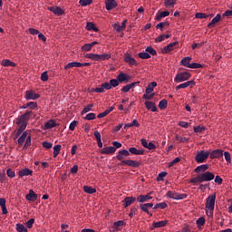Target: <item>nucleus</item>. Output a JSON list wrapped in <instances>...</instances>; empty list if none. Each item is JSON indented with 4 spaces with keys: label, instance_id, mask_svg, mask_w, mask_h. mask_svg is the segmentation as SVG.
Wrapping results in <instances>:
<instances>
[{
    "label": "nucleus",
    "instance_id": "393cba45",
    "mask_svg": "<svg viewBox=\"0 0 232 232\" xmlns=\"http://www.w3.org/2000/svg\"><path fill=\"white\" fill-rule=\"evenodd\" d=\"M101 151H102V154H114L115 148H113V144H112V145L107 146V148H102Z\"/></svg>",
    "mask_w": 232,
    "mask_h": 232
},
{
    "label": "nucleus",
    "instance_id": "2f4dec72",
    "mask_svg": "<svg viewBox=\"0 0 232 232\" xmlns=\"http://www.w3.org/2000/svg\"><path fill=\"white\" fill-rule=\"evenodd\" d=\"M137 199L138 202H140V204H144L148 201V199H152V196H150V194H147L146 196H138Z\"/></svg>",
    "mask_w": 232,
    "mask_h": 232
},
{
    "label": "nucleus",
    "instance_id": "f704fd0d",
    "mask_svg": "<svg viewBox=\"0 0 232 232\" xmlns=\"http://www.w3.org/2000/svg\"><path fill=\"white\" fill-rule=\"evenodd\" d=\"M195 17L197 19H206L207 17H213V14H208V13H196Z\"/></svg>",
    "mask_w": 232,
    "mask_h": 232
},
{
    "label": "nucleus",
    "instance_id": "de8ad7c7",
    "mask_svg": "<svg viewBox=\"0 0 232 232\" xmlns=\"http://www.w3.org/2000/svg\"><path fill=\"white\" fill-rule=\"evenodd\" d=\"M168 107V100H160V102H159V108L163 110V109H167Z\"/></svg>",
    "mask_w": 232,
    "mask_h": 232
},
{
    "label": "nucleus",
    "instance_id": "8fccbe9b",
    "mask_svg": "<svg viewBox=\"0 0 232 232\" xmlns=\"http://www.w3.org/2000/svg\"><path fill=\"white\" fill-rule=\"evenodd\" d=\"M32 143V136H26L25 143L24 145V150H27V147H29Z\"/></svg>",
    "mask_w": 232,
    "mask_h": 232
},
{
    "label": "nucleus",
    "instance_id": "69168bd1",
    "mask_svg": "<svg viewBox=\"0 0 232 232\" xmlns=\"http://www.w3.org/2000/svg\"><path fill=\"white\" fill-rule=\"evenodd\" d=\"M96 118V113H87L85 115V120H95Z\"/></svg>",
    "mask_w": 232,
    "mask_h": 232
},
{
    "label": "nucleus",
    "instance_id": "6e6552de",
    "mask_svg": "<svg viewBox=\"0 0 232 232\" xmlns=\"http://www.w3.org/2000/svg\"><path fill=\"white\" fill-rule=\"evenodd\" d=\"M210 154V150H199L196 154L195 160H197V163H203L208 159Z\"/></svg>",
    "mask_w": 232,
    "mask_h": 232
},
{
    "label": "nucleus",
    "instance_id": "f3484780",
    "mask_svg": "<svg viewBox=\"0 0 232 232\" xmlns=\"http://www.w3.org/2000/svg\"><path fill=\"white\" fill-rule=\"evenodd\" d=\"M137 198L134 197H127L123 199V207H125V209H127V207H130V204H133V202H136Z\"/></svg>",
    "mask_w": 232,
    "mask_h": 232
},
{
    "label": "nucleus",
    "instance_id": "cd10ccee",
    "mask_svg": "<svg viewBox=\"0 0 232 232\" xmlns=\"http://www.w3.org/2000/svg\"><path fill=\"white\" fill-rule=\"evenodd\" d=\"M188 85H195V82H193V80L189 82V79H188L186 82L179 83V86H177V90H180L181 88H188Z\"/></svg>",
    "mask_w": 232,
    "mask_h": 232
},
{
    "label": "nucleus",
    "instance_id": "c9c22d12",
    "mask_svg": "<svg viewBox=\"0 0 232 232\" xmlns=\"http://www.w3.org/2000/svg\"><path fill=\"white\" fill-rule=\"evenodd\" d=\"M16 232H28V229L23 223H16Z\"/></svg>",
    "mask_w": 232,
    "mask_h": 232
},
{
    "label": "nucleus",
    "instance_id": "0eeeda50",
    "mask_svg": "<svg viewBox=\"0 0 232 232\" xmlns=\"http://www.w3.org/2000/svg\"><path fill=\"white\" fill-rule=\"evenodd\" d=\"M111 57V53H86V58L92 61H109Z\"/></svg>",
    "mask_w": 232,
    "mask_h": 232
},
{
    "label": "nucleus",
    "instance_id": "a211bd4d",
    "mask_svg": "<svg viewBox=\"0 0 232 232\" xmlns=\"http://www.w3.org/2000/svg\"><path fill=\"white\" fill-rule=\"evenodd\" d=\"M140 142L143 147H147V150H156V145L155 143H152V141H150V143H148V140H146V139H141Z\"/></svg>",
    "mask_w": 232,
    "mask_h": 232
},
{
    "label": "nucleus",
    "instance_id": "bb28decb",
    "mask_svg": "<svg viewBox=\"0 0 232 232\" xmlns=\"http://www.w3.org/2000/svg\"><path fill=\"white\" fill-rule=\"evenodd\" d=\"M1 65H4L5 67H15L16 63L10 61V58H5L4 61L1 62Z\"/></svg>",
    "mask_w": 232,
    "mask_h": 232
},
{
    "label": "nucleus",
    "instance_id": "1a4fd4ad",
    "mask_svg": "<svg viewBox=\"0 0 232 232\" xmlns=\"http://www.w3.org/2000/svg\"><path fill=\"white\" fill-rule=\"evenodd\" d=\"M191 74L190 72H188V71H185V72H178L176 76H174V81L176 83H183L184 81H187L188 79H190Z\"/></svg>",
    "mask_w": 232,
    "mask_h": 232
},
{
    "label": "nucleus",
    "instance_id": "b1692460",
    "mask_svg": "<svg viewBox=\"0 0 232 232\" xmlns=\"http://www.w3.org/2000/svg\"><path fill=\"white\" fill-rule=\"evenodd\" d=\"M108 82H105L104 83H101V86H98L97 88H93L94 92H105V90H108Z\"/></svg>",
    "mask_w": 232,
    "mask_h": 232
},
{
    "label": "nucleus",
    "instance_id": "7c9ffc66",
    "mask_svg": "<svg viewBox=\"0 0 232 232\" xmlns=\"http://www.w3.org/2000/svg\"><path fill=\"white\" fill-rule=\"evenodd\" d=\"M111 111H114V106H109V109H105L102 113H98V118H105V116L109 115Z\"/></svg>",
    "mask_w": 232,
    "mask_h": 232
},
{
    "label": "nucleus",
    "instance_id": "f257e3e1",
    "mask_svg": "<svg viewBox=\"0 0 232 232\" xmlns=\"http://www.w3.org/2000/svg\"><path fill=\"white\" fill-rule=\"evenodd\" d=\"M130 154H144V150L129 148V150H120L117 154V159L121 161V166L139 168L140 166V161H137V160L134 159H125V157H130Z\"/></svg>",
    "mask_w": 232,
    "mask_h": 232
},
{
    "label": "nucleus",
    "instance_id": "4468645a",
    "mask_svg": "<svg viewBox=\"0 0 232 232\" xmlns=\"http://www.w3.org/2000/svg\"><path fill=\"white\" fill-rule=\"evenodd\" d=\"M118 1L116 0H106L105 1V8L107 10H112L113 8H117Z\"/></svg>",
    "mask_w": 232,
    "mask_h": 232
},
{
    "label": "nucleus",
    "instance_id": "5fc2aeb1",
    "mask_svg": "<svg viewBox=\"0 0 232 232\" xmlns=\"http://www.w3.org/2000/svg\"><path fill=\"white\" fill-rule=\"evenodd\" d=\"M6 175L10 178L15 177V170H13L12 168H8L6 170Z\"/></svg>",
    "mask_w": 232,
    "mask_h": 232
},
{
    "label": "nucleus",
    "instance_id": "052dcab7",
    "mask_svg": "<svg viewBox=\"0 0 232 232\" xmlns=\"http://www.w3.org/2000/svg\"><path fill=\"white\" fill-rule=\"evenodd\" d=\"M43 147H45L46 150H51V147H53V143H50L49 140H44Z\"/></svg>",
    "mask_w": 232,
    "mask_h": 232
},
{
    "label": "nucleus",
    "instance_id": "a18cd8bd",
    "mask_svg": "<svg viewBox=\"0 0 232 232\" xmlns=\"http://www.w3.org/2000/svg\"><path fill=\"white\" fill-rule=\"evenodd\" d=\"M62 150V145H53V157H58Z\"/></svg>",
    "mask_w": 232,
    "mask_h": 232
},
{
    "label": "nucleus",
    "instance_id": "774afa93",
    "mask_svg": "<svg viewBox=\"0 0 232 232\" xmlns=\"http://www.w3.org/2000/svg\"><path fill=\"white\" fill-rule=\"evenodd\" d=\"M41 79H42V81H48V79H49L48 72H42Z\"/></svg>",
    "mask_w": 232,
    "mask_h": 232
},
{
    "label": "nucleus",
    "instance_id": "09e8293b",
    "mask_svg": "<svg viewBox=\"0 0 232 232\" xmlns=\"http://www.w3.org/2000/svg\"><path fill=\"white\" fill-rule=\"evenodd\" d=\"M168 175V172L162 171L160 172L159 175L157 176V180L158 181H163L164 178Z\"/></svg>",
    "mask_w": 232,
    "mask_h": 232
},
{
    "label": "nucleus",
    "instance_id": "f03ea898",
    "mask_svg": "<svg viewBox=\"0 0 232 232\" xmlns=\"http://www.w3.org/2000/svg\"><path fill=\"white\" fill-rule=\"evenodd\" d=\"M209 166L208 163H200V166L195 168V172H198L196 177H192L189 180L190 184H200L202 181H211L215 179L214 172L208 170Z\"/></svg>",
    "mask_w": 232,
    "mask_h": 232
},
{
    "label": "nucleus",
    "instance_id": "423d86ee",
    "mask_svg": "<svg viewBox=\"0 0 232 232\" xmlns=\"http://www.w3.org/2000/svg\"><path fill=\"white\" fill-rule=\"evenodd\" d=\"M156 85H158L157 82H151V83L148 84L143 95V99H147V101L153 99L155 94L154 88H156Z\"/></svg>",
    "mask_w": 232,
    "mask_h": 232
},
{
    "label": "nucleus",
    "instance_id": "13d9d810",
    "mask_svg": "<svg viewBox=\"0 0 232 232\" xmlns=\"http://www.w3.org/2000/svg\"><path fill=\"white\" fill-rule=\"evenodd\" d=\"M180 160V157H176L175 159H173L172 161L169 162V167L171 168L172 166H175V163H179Z\"/></svg>",
    "mask_w": 232,
    "mask_h": 232
},
{
    "label": "nucleus",
    "instance_id": "0e129e2a",
    "mask_svg": "<svg viewBox=\"0 0 232 232\" xmlns=\"http://www.w3.org/2000/svg\"><path fill=\"white\" fill-rule=\"evenodd\" d=\"M215 181H216V184H223V179L222 177H220V175H216L215 177Z\"/></svg>",
    "mask_w": 232,
    "mask_h": 232
},
{
    "label": "nucleus",
    "instance_id": "9d476101",
    "mask_svg": "<svg viewBox=\"0 0 232 232\" xmlns=\"http://www.w3.org/2000/svg\"><path fill=\"white\" fill-rule=\"evenodd\" d=\"M167 198H170L172 199H185L188 198V194L178 193L177 191H167Z\"/></svg>",
    "mask_w": 232,
    "mask_h": 232
},
{
    "label": "nucleus",
    "instance_id": "e433bc0d",
    "mask_svg": "<svg viewBox=\"0 0 232 232\" xmlns=\"http://www.w3.org/2000/svg\"><path fill=\"white\" fill-rule=\"evenodd\" d=\"M177 1L178 0H166L164 1V5H166V8H174Z\"/></svg>",
    "mask_w": 232,
    "mask_h": 232
},
{
    "label": "nucleus",
    "instance_id": "680f3d73",
    "mask_svg": "<svg viewBox=\"0 0 232 232\" xmlns=\"http://www.w3.org/2000/svg\"><path fill=\"white\" fill-rule=\"evenodd\" d=\"M112 145L115 148L114 151H116V150L120 149V147H122V143H120L119 140H113Z\"/></svg>",
    "mask_w": 232,
    "mask_h": 232
},
{
    "label": "nucleus",
    "instance_id": "37998d69",
    "mask_svg": "<svg viewBox=\"0 0 232 232\" xmlns=\"http://www.w3.org/2000/svg\"><path fill=\"white\" fill-rule=\"evenodd\" d=\"M159 24L156 25V28H160V31H163L165 26H169V22H160V20H158Z\"/></svg>",
    "mask_w": 232,
    "mask_h": 232
},
{
    "label": "nucleus",
    "instance_id": "4d7b16f0",
    "mask_svg": "<svg viewBox=\"0 0 232 232\" xmlns=\"http://www.w3.org/2000/svg\"><path fill=\"white\" fill-rule=\"evenodd\" d=\"M34 221V218H30L29 220H27L25 223L26 229L33 227Z\"/></svg>",
    "mask_w": 232,
    "mask_h": 232
},
{
    "label": "nucleus",
    "instance_id": "58836bf2",
    "mask_svg": "<svg viewBox=\"0 0 232 232\" xmlns=\"http://www.w3.org/2000/svg\"><path fill=\"white\" fill-rule=\"evenodd\" d=\"M168 220H158V222L153 223V227H165Z\"/></svg>",
    "mask_w": 232,
    "mask_h": 232
},
{
    "label": "nucleus",
    "instance_id": "412c9836",
    "mask_svg": "<svg viewBox=\"0 0 232 232\" xmlns=\"http://www.w3.org/2000/svg\"><path fill=\"white\" fill-rule=\"evenodd\" d=\"M124 61L125 63H129V65H137V61L131 56V53H126Z\"/></svg>",
    "mask_w": 232,
    "mask_h": 232
},
{
    "label": "nucleus",
    "instance_id": "49530a36",
    "mask_svg": "<svg viewBox=\"0 0 232 232\" xmlns=\"http://www.w3.org/2000/svg\"><path fill=\"white\" fill-rule=\"evenodd\" d=\"M205 223H206V218H204V216H200V218H198L197 220L198 227H202V226L205 225Z\"/></svg>",
    "mask_w": 232,
    "mask_h": 232
},
{
    "label": "nucleus",
    "instance_id": "c03bdc74",
    "mask_svg": "<svg viewBox=\"0 0 232 232\" xmlns=\"http://www.w3.org/2000/svg\"><path fill=\"white\" fill-rule=\"evenodd\" d=\"M146 52L149 53V58H151V56H156L157 54L156 49L153 47H146Z\"/></svg>",
    "mask_w": 232,
    "mask_h": 232
},
{
    "label": "nucleus",
    "instance_id": "bf43d9fd",
    "mask_svg": "<svg viewBox=\"0 0 232 232\" xmlns=\"http://www.w3.org/2000/svg\"><path fill=\"white\" fill-rule=\"evenodd\" d=\"M77 127V120H72V122L70 123L69 129L71 131H74V129Z\"/></svg>",
    "mask_w": 232,
    "mask_h": 232
},
{
    "label": "nucleus",
    "instance_id": "603ef678",
    "mask_svg": "<svg viewBox=\"0 0 232 232\" xmlns=\"http://www.w3.org/2000/svg\"><path fill=\"white\" fill-rule=\"evenodd\" d=\"M83 190L85 191V193H96V188H93V187H83Z\"/></svg>",
    "mask_w": 232,
    "mask_h": 232
},
{
    "label": "nucleus",
    "instance_id": "4c0bfd02",
    "mask_svg": "<svg viewBox=\"0 0 232 232\" xmlns=\"http://www.w3.org/2000/svg\"><path fill=\"white\" fill-rule=\"evenodd\" d=\"M26 138H27V131H24V130L21 131V136H19V139H18L19 145H23Z\"/></svg>",
    "mask_w": 232,
    "mask_h": 232
},
{
    "label": "nucleus",
    "instance_id": "473e14b6",
    "mask_svg": "<svg viewBox=\"0 0 232 232\" xmlns=\"http://www.w3.org/2000/svg\"><path fill=\"white\" fill-rule=\"evenodd\" d=\"M129 82H126V86H123L121 88V92H129L130 90H131V88L134 87V85H136V82H133L132 83H128Z\"/></svg>",
    "mask_w": 232,
    "mask_h": 232
},
{
    "label": "nucleus",
    "instance_id": "ea45409f",
    "mask_svg": "<svg viewBox=\"0 0 232 232\" xmlns=\"http://www.w3.org/2000/svg\"><path fill=\"white\" fill-rule=\"evenodd\" d=\"M57 122L55 121V120H48V122H45L44 127L46 129H53V127H56Z\"/></svg>",
    "mask_w": 232,
    "mask_h": 232
},
{
    "label": "nucleus",
    "instance_id": "6ab92c4d",
    "mask_svg": "<svg viewBox=\"0 0 232 232\" xmlns=\"http://www.w3.org/2000/svg\"><path fill=\"white\" fill-rule=\"evenodd\" d=\"M145 106H146V109H148L149 111H158L155 102H151V100L145 102Z\"/></svg>",
    "mask_w": 232,
    "mask_h": 232
},
{
    "label": "nucleus",
    "instance_id": "79ce46f5",
    "mask_svg": "<svg viewBox=\"0 0 232 232\" xmlns=\"http://www.w3.org/2000/svg\"><path fill=\"white\" fill-rule=\"evenodd\" d=\"M169 10H161V13L157 14L156 19H162V17H169Z\"/></svg>",
    "mask_w": 232,
    "mask_h": 232
},
{
    "label": "nucleus",
    "instance_id": "aec40b11",
    "mask_svg": "<svg viewBox=\"0 0 232 232\" xmlns=\"http://www.w3.org/2000/svg\"><path fill=\"white\" fill-rule=\"evenodd\" d=\"M223 157V150H213L210 153V159H220Z\"/></svg>",
    "mask_w": 232,
    "mask_h": 232
},
{
    "label": "nucleus",
    "instance_id": "e2e57ef3",
    "mask_svg": "<svg viewBox=\"0 0 232 232\" xmlns=\"http://www.w3.org/2000/svg\"><path fill=\"white\" fill-rule=\"evenodd\" d=\"M224 157H225L226 160H227V163H231L232 159H231L230 152H224Z\"/></svg>",
    "mask_w": 232,
    "mask_h": 232
},
{
    "label": "nucleus",
    "instance_id": "2eb2a0df",
    "mask_svg": "<svg viewBox=\"0 0 232 232\" xmlns=\"http://www.w3.org/2000/svg\"><path fill=\"white\" fill-rule=\"evenodd\" d=\"M48 10H51L54 14H63L64 13V10L59 7V5H50Z\"/></svg>",
    "mask_w": 232,
    "mask_h": 232
},
{
    "label": "nucleus",
    "instance_id": "864d4df0",
    "mask_svg": "<svg viewBox=\"0 0 232 232\" xmlns=\"http://www.w3.org/2000/svg\"><path fill=\"white\" fill-rule=\"evenodd\" d=\"M138 56L139 58H150V53H148L147 48L145 49V52H140Z\"/></svg>",
    "mask_w": 232,
    "mask_h": 232
},
{
    "label": "nucleus",
    "instance_id": "7ed1b4c3",
    "mask_svg": "<svg viewBox=\"0 0 232 232\" xmlns=\"http://www.w3.org/2000/svg\"><path fill=\"white\" fill-rule=\"evenodd\" d=\"M32 115L33 111H26L25 113H23L22 115H20L19 118L16 119V124H20L17 135H19V133H22V131H25V129Z\"/></svg>",
    "mask_w": 232,
    "mask_h": 232
},
{
    "label": "nucleus",
    "instance_id": "6e6d98bb",
    "mask_svg": "<svg viewBox=\"0 0 232 232\" xmlns=\"http://www.w3.org/2000/svg\"><path fill=\"white\" fill-rule=\"evenodd\" d=\"M93 109V104H87V106H84V109L82 110V113H89V111H92Z\"/></svg>",
    "mask_w": 232,
    "mask_h": 232
},
{
    "label": "nucleus",
    "instance_id": "9b49d317",
    "mask_svg": "<svg viewBox=\"0 0 232 232\" xmlns=\"http://www.w3.org/2000/svg\"><path fill=\"white\" fill-rule=\"evenodd\" d=\"M179 44V40H175L174 43H169V44L165 45L161 49L162 53H169L170 52H173L174 49H177V46Z\"/></svg>",
    "mask_w": 232,
    "mask_h": 232
},
{
    "label": "nucleus",
    "instance_id": "5701e85b",
    "mask_svg": "<svg viewBox=\"0 0 232 232\" xmlns=\"http://www.w3.org/2000/svg\"><path fill=\"white\" fill-rule=\"evenodd\" d=\"M107 84H108V88L107 90H111V88H117V85H120V81L118 79V75H117V78L116 79H111L110 80V82H107Z\"/></svg>",
    "mask_w": 232,
    "mask_h": 232
},
{
    "label": "nucleus",
    "instance_id": "338daca9",
    "mask_svg": "<svg viewBox=\"0 0 232 232\" xmlns=\"http://www.w3.org/2000/svg\"><path fill=\"white\" fill-rule=\"evenodd\" d=\"M136 211H138L137 207H131V209L129 214L130 218H133V216H135Z\"/></svg>",
    "mask_w": 232,
    "mask_h": 232
},
{
    "label": "nucleus",
    "instance_id": "3c124183",
    "mask_svg": "<svg viewBox=\"0 0 232 232\" xmlns=\"http://www.w3.org/2000/svg\"><path fill=\"white\" fill-rule=\"evenodd\" d=\"M92 48V43H87L82 45V49H83V52H91V49Z\"/></svg>",
    "mask_w": 232,
    "mask_h": 232
},
{
    "label": "nucleus",
    "instance_id": "c85d7f7f",
    "mask_svg": "<svg viewBox=\"0 0 232 232\" xmlns=\"http://www.w3.org/2000/svg\"><path fill=\"white\" fill-rule=\"evenodd\" d=\"M82 63L78 61H72L71 63H67L66 65H64V70H70L71 67H81Z\"/></svg>",
    "mask_w": 232,
    "mask_h": 232
},
{
    "label": "nucleus",
    "instance_id": "4be33fe9",
    "mask_svg": "<svg viewBox=\"0 0 232 232\" xmlns=\"http://www.w3.org/2000/svg\"><path fill=\"white\" fill-rule=\"evenodd\" d=\"M19 177H26L29 175H33V170L30 168H23V169L18 170Z\"/></svg>",
    "mask_w": 232,
    "mask_h": 232
},
{
    "label": "nucleus",
    "instance_id": "a19ab883",
    "mask_svg": "<svg viewBox=\"0 0 232 232\" xmlns=\"http://www.w3.org/2000/svg\"><path fill=\"white\" fill-rule=\"evenodd\" d=\"M166 37H170L169 34H161L160 35H158L157 38H155V43H162L163 40H166Z\"/></svg>",
    "mask_w": 232,
    "mask_h": 232
},
{
    "label": "nucleus",
    "instance_id": "c756f323",
    "mask_svg": "<svg viewBox=\"0 0 232 232\" xmlns=\"http://www.w3.org/2000/svg\"><path fill=\"white\" fill-rule=\"evenodd\" d=\"M220 19H221V14L218 13V14H216V17H213L211 22L208 23V26L211 28L212 26L215 25V24H218V22H220Z\"/></svg>",
    "mask_w": 232,
    "mask_h": 232
},
{
    "label": "nucleus",
    "instance_id": "f8f14e48",
    "mask_svg": "<svg viewBox=\"0 0 232 232\" xmlns=\"http://www.w3.org/2000/svg\"><path fill=\"white\" fill-rule=\"evenodd\" d=\"M41 97L39 92H35L34 91H26L25 92V99H30L31 101H34V99H38Z\"/></svg>",
    "mask_w": 232,
    "mask_h": 232
},
{
    "label": "nucleus",
    "instance_id": "20e7f679",
    "mask_svg": "<svg viewBox=\"0 0 232 232\" xmlns=\"http://www.w3.org/2000/svg\"><path fill=\"white\" fill-rule=\"evenodd\" d=\"M217 199V193H213L212 196H208L206 201V212L207 216L213 217L215 210V204Z\"/></svg>",
    "mask_w": 232,
    "mask_h": 232
},
{
    "label": "nucleus",
    "instance_id": "ddd939ff",
    "mask_svg": "<svg viewBox=\"0 0 232 232\" xmlns=\"http://www.w3.org/2000/svg\"><path fill=\"white\" fill-rule=\"evenodd\" d=\"M130 74H126L125 72H120V74H118V81L119 83H126L128 82V81H130Z\"/></svg>",
    "mask_w": 232,
    "mask_h": 232
},
{
    "label": "nucleus",
    "instance_id": "dca6fc26",
    "mask_svg": "<svg viewBox=\"0 0 232 232\" xmlns=\"http://www.w3.org/2000/svg\"><path fill=\"white\" fill-rule=\"evenodd\" d=\"M26 199H29L30 202H35V199H37L38 196L37 193H34L33 188H30L29 193L25 196Z\"/></svg>",
    "mask_w": 232,
    "mask_h": 232
},
{
    "label": "nucleus",
    "instance_id": "39448f33",
    "mask_svg": "<svg viewBox=\"0 0 232 232\" xmlns=\"http://www.w3.org/2000/svg\"><path fill=\"white\" fill-rule=\"evenodd\" d=\"M192 58L191 56H184V58L180 61V65H184L185 67H190L194 70H197V68L203 67L201 63H191Z\"/></svg>",
    "mask_w": 232,
    "mask_h": 232
},
{
    "label": "nucleus",
    "instance_id": "a878e982",
    "mask_svg": "<svg viewBox=\"0 0 232 232\" xmlns=\"http://www.w3.org/2000/svg\"><path fill=\"white\" fill-rule=\"evenodd\" d=\"M154 207L153 202L144 203L143 205H140L141 211H145L146 213H150V208Z\"/></svg>",
    "mask_w": 232,
    "mask_h": 232
},
{
    "label": "nucleus",
    "instance_id": "72a5a7b5",
    "mask_svg": "<svg viewBox=\"0 0 232 232\" xmlns=\"http://www.w3.org/2000/svg\"><path fill=\"white\" fill-rule=\"evenodd\" d=\"M86 28H87V31H95V32L99 31L98 26H96V24H94L93 22H87Z\"/></svg>",
    "mask_w": 232,
    "mask_h": 232
}]
</instances>
